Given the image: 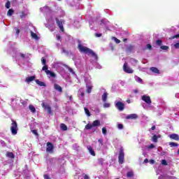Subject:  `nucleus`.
Wrapping results in <instances>:
<instances>
[{
    "label": "nucleus",
    "instance_id": "1",
    "mask_svg": "<svg viewBox=\"0 0 179 179\" xmlns=\"http://www.w3.org/2000/svg\"><path fill=\"white\" fill-rule=\"evenodd\" d=\"M78 49L80 52H82L83 54H87V55H92L95 59H97V55L87 47L83 46V45L80 43V41H78Z\"/></svg>",
    "mask_w": 179,
    "mask_h": 179
},
{
    "label": "nucleus",
    "instance_id": "2",
    "mask_svg": "<svg viewBox=\"0 0 179 179\" xmlns=\"http://www.w3.org/2000/svg\"><path fill=\"white\" fill-rule=\"evenodd\" d=\"M40 10L43 12V13H46L47 20H52V17H50V19L48 18L50 17V16H51V15H52V11H51V9H50V7L45 6L43 8H41Z\"/></svg>",
    "mask_w": 179,
    "mask_h": 179
},
{
    "label": "nucleus",
    "instance_id": "3",
    "mask_svg": "<svg viewBox=\"0 0 179 179\" xmlns=\"http://www.w3.org/2000/svg\"><path fill=\"white\" fill-rule=\"evenodd\" d=\"M11 127H10V131L11 134L13 135H16L17 134V123L16 121L12 120Z\"/></svg>",
    "mask_w": 179,
    "mask_h": 179
},
{
    "label": "nucleus",
    "instance_id": "4",
    "mask_svg": "<svg viewBox=\"0 0 179 179\" xmlns=\"http://www.w3.org/2000/svg\"><path fill=\"white\" fill-rule=\"evenodd\" d=\"M65 64H63L61 62H55L52 64V68L57 69V71H62L63 67L65 66Z\"/></svg>",
    "mask_w": 179,
    "mask_h": 179
},
{
    "label": "nucleus",
    "instance_id": "5",
    "mask_svg": "<svg viewBox=\"0 0 179 179\" xmlns=\"http://www.w3.org/2000/svg\"><path fill=\"white\" fill-rule=\"evenodd\" d=\"M123 71L126 72V73H134V70L128 66V63L125 62L123 65Z\"/></svg>",
    "mask_w": 179,
    "mask_h": 179
},
{
    "label": "nucleus",
    "instance_id": "6",
    "mask_svg": "<svg viewBox=\"0 0 179 179\" xmlns=\"http://www.w3.org/2000/svg\"><path fill=\"white\" fill-rule=\"evenodd\" d=\"M115 106L116 108L118 109L119 111H122L125 107V105L121 101H115Z\"/></svg>",
    "mask_w": 179,
    "mask_h": 179
},
{
    "label": "nucleus",
    "instance_id": "7",
    "mask_svg": "<svg viewBox=\"0 0 179 179\" xmlns=\"http://www.w3.org/2000/svg\"><path fill=\"white\" fill-rule=\"evenodd\" d=\"M124 149L120 148V152H119V157H118L120 164H122V163H124Z\"/></svg>",
    "mask_w": 179,
    "mask_h": 179
},
{
    "label": "nucleus",
    "instance_id": "8",
    "mask_svg": "<svg viewBox=\"0 0 179 179\" xmlns=\"http://www.w3.org/2000/svg\"><path fill=\"white\" fill-rule=\"evenodd\" d=\"M86 83V89L87 93H92V89L93 88V85H92V81L89 80H85Z\"/></svg>",
    "mask_w": 179,
    "mask_h": 179
},
{
    "label": "nucleus",
    "instance_id": "9",
    "mask_svg": "<svg viewBox=\"0 0 179 179\" xmlns=\"http://www.w3.org/2000/svg\"><path fill=\"white\" fill-rule=\"evenodd\" d=\"M141 100H143V101H145V103H146L149 106L152 104V99H150V96L148 95H143L141 96Z\"/></svg>",
    "mask_w": 179,
    "mask_h": 179
},
{
    "label": "nucleus",
    "instance_id": "10",
    "mask_svg": "<svg viewBox=\"0 0 179 179\" xmlns=\"http://www.w3.org/2000/svg\"><path fill=\"white\" fill-rule=\"evenodd\" d=\"M57 24L58 27H59L61 31L64 32V23H65V21L64 20H58V18H56Z\"/></svg>",
    "mask_w": 179,
    "mask_h": 179
},
{
    "label": "nucleus",
    "instance_id": "11",
    "mask_svg": "<svg viewBox=\"0 0 179 179\" xmlns=\"http://www.w3.org/2000/svg\"><path fill=\"white\" fill-rule=\"evenodd\" d=\"M54 150V145H52V143L48 142L47 143V147H46V152H48V153H52Z\"/></svg>",
    "mask_w": 179,
    "mask_h": 179
},
{
    "label": "nucleus",
    "instance_id": "12",
    "mask_svg": "<svg viewBox=\"0 0 179 179\" xmlns=\"http://www.w3.org/2000/svg\"><path fill=\"white\" fill-rule=\"evenodd\" d=\"M78 96L80 100H83V97H85V89L80 88L78 92Z\"/></svg>",
    "mask_w": 179,
    "mask_h": 179
},
{
    "label": "nucleus",
    "instance_id": "13",
    "mask_svg": "<svg viewBox=\"0 0 179 179\" xmlns=\"http://www.w3.org/2000/svg\"><path fill=\"white\" fill-rule=\"evenodd\" d=\"M42 107L48 111V114H52V110H51V106H50V105L42 103Z\"/></svg>",
    "mask_w": 179,
    "mask_h": 179
},
{
    "label": "nucleus",
    "instance_id": "14",
    "mask_svg": "<svg viewBox=\"0 0 179 179\" xmlns=\"http://www.w3.org/2000/svg\"><path fill=\"white\" fill-rule=\"evenodd\" d=\"M136 118H138V115L136 113H132L126 116L127 120H136Z\"/></svg>",
    "mask_w": 179,
    "mask_h": 179
},
{
    "label": "nucleus",
    "instance_id": "15",
    "mask_svg": "<svg viewBox=\"0 0 179 179\" xmlns=\"http://www.w3.org/2000/svg\"><path fill=\"white\" fill-rule=\"evenodd\" d=\"M45 73L48 76V78H55V76H57L54 72H52L50 70H46Z\"/></svg>",
    "mask_w": 179,
    "mask_h": 179
},
{
    "label": "nucleus",
    "instance_id": "16",
    "mask_svg": "<svg viewBox=\"0 0 179 179\" xmlns=\"http://www.w3.org/2000/svg\"><path fill=\"white\" fill-rule=\"evenodd\" d=\"M169 136L171 139H173V141H179V136L177 134H170Z\"/></svg>",
    "mask_w": 179,
    "mask_h": 179
},
{
    "label": "nucleus",
    "instance_id": "17",
    "mask_svg": "<svg viewBox=\"0 0 179 179\" xmlns=\"http://www.w3.org/2000/svg\"><path fill=\"white\" fill-rule=\"evenodd\" d=\"M34 79H36V76H30V77H27L25 78V82L27 83H30V82H33V80H34Z\"/></svg>",
    "mask_w": 179,
    "mask_h": 179
},
{
    "label": "nucleus",
    "instance_id": "18",
    "mask_svg": "<svg viewBox=\"0 0 179 179\" xmlns=\"http://www.w3.org/2000/svg\"><path fill=\"white\" fill-rule=\"evenodd\" d=\"M87 150H89L90 155H92V156H96V153L94 152V150H93L92 146L88 145L87 146Z\"/></svg>",
    "mask_w": 179,
    "mask_h": 179
},
{
    "label": "nucleus",
    "instance_id": "19",
    "mask_svg": "<svg viewBox=\"0 0 179 179\" xmlns=\"http://www.w3.org/2000/svg\"><path fill=\"white\" fill-rule=\"evenodd\" d=\"M54 88L55 89V90H57V92H62V87H61V86H59V85L58 84H55Z\"/></svg>",
    "mask_w": 179,
    "mask_h": 179
},
{
    "label": "nucleus",
    "instance_id": "20",
    "mask_svg": "<svg viewBox=\"0 0 179 179\" xmlns=\"http://www.w3.org/2000/svg\"><path fill=\"white\" fill-rule=\"evenodd\" d=\"M108 96V94L106 92H105L102 95V101H104V102L107 101Z\"/></svg>",
    "mask_w": 179,
    "mask_h": 179
},
{
    "label": "nucleus",
    "instance_id": "21",
    "mask_svg": "<svg viewBox=\"0 0 179 179\" xmlns=\"http://www.w3.org/2000/svg\"><path fill=\"white\" fill-rule=\"evenodd\" d=\"M100 120H95L92 122V127H100Z\"/></svg>",
    "mask_w": 179,
    "mask_h": 179
},
{
    "label": "nucleus",
    "instance_id": "22",
    "mask_svg": "<svg viewBox=\"0 0 179 179\" xmlns=\"http://www.w3.org/2000/svg\"><path fill=\"white\" fill-rule=\"evenodd\" d=\"M31 36L32 37V38H34V40H38V36H37V34L33 32V31H31Z\"/></svg>",
    "mask_w": 179,
    "mask_h": 179
},
{
    "label": "nucleus",
    "instance_id": "23",
    "mask_svg": "<svg viewBox=\"0 0 179 179\" xmlns=\"http://www.w3.org/2000/svg\"><path fill=\"white\" fill-rule=\"evenodd\" d=\"M60 128L62 131H67L68 130V127H66V124H64V123L60 124Z\"/></svg>",
    "mask_w": 179,
    "mask_h": 179
},
{
    "label": "nucleus",
    "instance_id": "24",
    "mask_svg": "<svg viewBox=\"0 0 179 179\" xmlns=\"http://www.w3.org/2000/svg\"><path fill=\"white\" fill-rule=\"evenodd\" d=\"M150 71L154 72V73H159V69L156 67H151Z\"/></svg>",
    "mask_w": 179,
    "mask_h": 179
},
{
    "label": "nucleus",
    "instance_id": "25",
    "mask_svg": "<svg viewBox=\"0 0 179 179\" xmlns=\"http://www.w3.org/2000/svg\"><path fill=\"white\" fill-rule=\"evenodd\" d=\"M6 156L10 157V159H15V155L13 152H8Z\"/></svg>",
    "mask_w": 179,
    "mask_h": 179
},
{
    "label": "nucleus",
    "instance_id": "26",
    "mask_svg": "<svg viewBox=\"0 0 179 179\" xmlns=\"http://www.w3.org/2000/svg\"><path fill=\"white\" fill-rule=\"evenodd\" d=\"M127 177H128V178H131V177H134V172L133 171L127 172Z\"/></svg>",
    "mask_w": 179,
    "mask_h": 179
},
{
    "label": "nucleus",
    "instance_id": "27",
    "mask_svg": "<svg viewBox=\"0 0 179 179\" xmlns=\"http://www.w3.org/2000/svg\"><path fill=\"white\" fill-rule=\"evenodd\" d=\"M36 82L37 85H38L39 86H45V84L43 81L36 80Z\"/></svg>",
    "mask_w": 179,
    "mask_h": 179
},
{
    "label": "nucleus",
    "instance_id": "28",
    "mask_svg": "<svg viewBox=\"0 0 179 179\" xmlns=\"http://www.w3.org/2000/svg\"><path fill=\"white\" fill-rule=\"evenodd\" d=\"M84 110H85V113L87 117H90V115H92L90 114V111L89 110V109H87V108H85Z\"/></svg>",
    "mask_w": 179,
    "mask_h": 179
},
{
    "label": "nucleus",
    "instance_id": "29",
    "mask_svg": "<svg viewBox=\"0 0 179 179\" xmlns=\"http://www.w3.org/2000/svg\"><path fill=\"white\" fill-rule=\"evenodd\" d=\"M169 146H171V148H176L178 146V144H177V143L171 142L169 143Z\"/></svg>",
    "mask_w": 179,
    "mask_h": 179
},
{
    "label": "nucleus",
    "instance_id": "30",
    "mask_svg": "<svg viewBox=\"0 0 179 179\" xmlns=\"http://www.w3.org/2000/svg\"><path fill=\"white\" fill-rule=\"evenodd\" d=\"M29 110L31 113H36V108L33 105L29 106Z\"/></svg>",
    "mask_w": 179,
    "mask_h": 179
},
{
    "label": "nucleus",
    "instance_id": "31",
    "mask_svg": "<svg viewBox=\"0 0 179 179\" xmlns=\"http://www.w3.org/2000/svg\"><path fill=\"white\" fill-rule=\"evenodd\" d=\"M130 62L131 65H135L136 64H138V60L135 59H130Z\"/></svg>",
    "mask_w": 179,
    "mask_h": 179
},
{
    "label": "nucleus",
    "instance_id": "32",
    "mask_svg": "<svg viewBox=\"0 0 179 179\" xmlns=\"http://www.w3.org/2000/svg\"><path fill=\"white\" fill-rule=\"evenodd\" d=\"M65 67L69 69V71L71 73H72L73 75H75V71H73V69H72V68H71L66 65L65 66Z\"/></svg>",
    "mask_w": 179,
    "mask_h": 179
},
{
    "label": "nucleus",
    "instance_id": "33",
    "mask_svg": "<svg viewBox=\"0 0 179 179\" xmlns=\"http://www.w3.org/2000/svg\"><path fill=\"white\" fill-rule=\"evenodd\" d=\"M136 82H138V83H143V80L139 77H136Z\"/></svg>",
    "mask_w": 179,
    "mask_h": 179
},
{
    "label": "nucleus",
    "instance_id": "34",
    "mask_svg": "<svg viewBox=\"0 0 179 179\" xmlns=\"http://www.w3.org/2000/svg\"><path fill=\"white\" fill-rule=\"evenodd\" d=\"M92 128H93L92 124H87L85 126V129H92Z\"/></svg>",
    "mask_w": 179,
    "mask_h": 179
},
{
    "label": "nucleus",
    "instance_id": "35",
    "mask_svg": "<svg viewBox=\"0 0 179 179\" xmlns=\"http://www.w3.org/2000/svg\"><path fill=\"white\" fill-rule=\"evenodd\" d=\"M7 15L8 16H12V15H13V10L12 9L8 10Z\"/></svg>",
    "mask_w": 179,
    "mask_h": 179
},
{
    "label": "nucleus",
    "instance_id": "36",
    "mask_svg": "<svg viewBox=\"0 0 179 179\" xmlns=\"http://www.w3.org/2000/svg\"><path fill=\"white\" fill-rule=\"evenodd\" d=\"M102 133L103 135H107V129L106 127L102 128Z\"/></svg>",
    "mask_w": 179,
    "mask_h": 179
},
{
    "label": "nucleus",
    "instance_id": "37",
    "mask_svg": "<svg viewBox=\"0 0 179 179\" xmlns=\"http://www.w3.org/2000/svg\"><path fill=\"white\" fill-rule=\"evenodd\" d=\"M113 40L115 41L116 44H120V43H121V41L115 37H113Z\"/></svg>",
    "mask_w": 179,
    "mask_h": 179
},
{
    "label": "nucleus",
    "instance_id": "38",
    "mask_svg": "<svg viewBox=\"0 0 179 179\" xmlns=\"http://www.w3.org/2000/svg\"><path fill=\"white\" fill-rule=\"evenodd\" d=\"M118 129H124V125L122 124H117Z\"/></svg>",
    "mask_w": 179,
    "mask_h": 179
},
{
    "label": "nucleus",
    "instance_id": "39",
    "mask_svg": "<svg viewBox=\"0 0 179 179\" xmlns=\"http://www.w3.org/2000/svg\"><path fill=\"white\" fill-rule=\"evenodd\" d=\"M152 142H157V136L154 135L152 137Z\"/></svg>",
    "mask_w": 179,
    "mask_h": 179
},
{
    "label": "nucleus",
    "instance_id": "40",
    "mask_svg": "<svg viewBox=\"0 0 179 179\" xmlns=\"http://www.w3.org/2000/svg\"><path fill=\"white\" fill-rule=\"evenodd\" d=\"M161 49L164 50H169V46L162 45V46H161Z\"/></svg>",
    "mask_w": 179,
    "mask_h": 179
},
{
    "label": "nucleus",
    "instance_id": "41",
    "mask_svg": "<svg viewBox=\"0 0 179 179\" xmlns=\"http://www.w3.org/2000/svg\"><path fill=\"white\" fill-rule=\"evenodd\" d=\"M41 62L43 65H45V63L47 62V60L45 59V58L42 57L41 59Z\"/></svg>",
    "mask_w": 179,
    "mask_h": 179
},
{
    "label": "nucleus",
    "instance_id": "42",
    "mask_svg": "<svg viewBox=\"0 0 179 179\" xmlns=\"http://www.w3.org/2000/svg\"><path fill=\"white\" fill-rule=\"evenodd\" d=\"M6 8H7V9H9V8H10V2H9V1L6 2Z\"/></svg>",
    "mask_w": 179,
    "mask_h": 179
},
{
    "label": "nucleus",
    "instance_id": "43",
    "mask_svg": "<svg viewBox=\"0 0 179 179\" xmlns=\"http://www.w3.org/2000/svg\"><path fill=\"white\" fill-rule=\"evenodd\" d=\"M103 107H104V108H108L110 107V103H105L103 104Z\"/></svg>",
    "mask_w": 179,
    "mask_h": 179
},
{
    "label": "nucleus",
    "instance_id": "44",
    "mask_svg": "<svg viewBox=\"0 0 179 179\" xmlns=\"http://www.w3.org/2000/svg\"><path fill=\"white\" fill-rule=\"evenodd\" d=\"M162 164H163L164 166H167V161H166L165 159H162Z\"/></svg>",
    "mask_w": 179,
    "mask_h": 179
},
{
    "label": "nucleus",
    "instance_id": "45",
    "mask_svg": "<svg viewBox=\"0 0 179 179\" xmlns=\"http://www.w3.org/2000/svg\"><path fill=\"white\" fill-rule=\"evenodd\" d=\"M162 40H157V41H156V44H157V45H162Z\"/></svg>",
    "mask_w": 179,
    "mask_h": 179
},
{
    "label": "nucleus",
    "instance_id": "46",
    "mask_svg": "<svg viewBox=\"0 0 179 179\" xmlns=\"http://www.w3.org/2000/svg\"><path fill=\"white\" fill-rule=\"evenodd\" d=\"M66 97H67L70 101H72V95H68V94H66Z\"/></svg>",
    "mask_w": 179,
    "mask_h": 179
},
{
    "label": "nucleus",
    "instance_id": "47",
    "mask_svg": "<svg viewBox=\"0 0 179 179\" xmlns=\"http://www.w3.org/2000/svg\"><path fill=\"white\" fill-rule=\"evenodd\" d=\"M48 66H47L46 65L43 66V68H42V71H48Z\"/></svg>",
    "mask_w": 179,
    "mask_h": 179
},
{
    "label": "nucleus",
    "instance_id": "48",
    "mask_svg": "<svg viewBox=\"0 0 179 179\" xmlns=\"http://www.w3.org/2000/svg\"><path fill=\"white\" fill-rule=\"evenodd\" d=\"M146 48H148V50H152V45L148 44V45H146Z\"/></svg>",
    "mask_w": 179,
    "mask_h": 179
},
{
    "label": "nucleus",
    "instance_id": "49",
    "mask_svg": "<svg viewBox=\"0 0 179 179\" xmlns=\"http://www.w3.org/2000/svg\"><path fill=\"white\" fill-rule=\"evenodd\" d=\"M31 132H32V134H34V135H38V133H37V130H32Z\"/></svg>",
    "mask_w": 179,
    "mask_h": 179
},
{
    "label": "nucleus",
    "instance_id": "50",
    "mask_svg": "<svg viewBox=\"0 0 179 179\" xmlns=\"http://www.w3.org/2000/svg\"><path fill=\"white\" fill-rule=\"evenodd\" d=\"M148 148V149H153V148H155V145L151 144Z\"/></svg>",
    "mask_w": 179,
    "mask_h": 179
},
{
    "label": "nucleus",
    "instance_id": "51",
    "mask_svg": "<svg viewBox=\"0 0 179 179\" xmlns=\"http://www.w3.org/2000/svg\"><path fill=\"white\" fill-rule=\"evenodd\" d=\"M15 33L16 34H19V33H20V30L17 28H15Z\"/></svg>",
    "mask_w": 179,
    "mask_h": 179
},
{
    "label": "nucleus",
    "instance_id": "52",
    "mask_svg": "<svg viewBox=\"0 0 179 179\" xmlns=\"http://www.w3.org/2000/svg\"><path fill=\"white\" fill-rule=\"evenodd\" d=\"M175 48H179V43H177L174 45Z\"/></svg>",
    "mask_w": 179,
    "mask_h": 179
},
{
    "label": "nucleus",
    "instance_id": "53",
    "mask_svg": "<svg viewBox=\"0 0 179 179\" xmlns=\"http://www.w3.org/2000/svg\"><path fill=\"white\" fill-rule=\"evenodd\" d=\"M98 142H99V143H100L101 145H103V139H99L98 140Z\"/></svg>",
    "mask_w": 179,
    "mask_h": 179
},
{
    "label": "nucleus",
    "instance_id": "54",
    "mask_svg": "<svg viewBox=\"0 0 179 179\" xmlns=\"http://www.w3.org/2000/svg\"><path fill=\"white\" fill-rule=\"evenodd\" d=\"M56 38H57V40L58 41L61 40V36L59 35H56Z\"/></svg>",
    "mask_w": 179,
    "mask_h": 179
},
{
    "label": "nucleus",
    "instance_id": "55",
    "mask_svg": "<svg viewBox=\"0 0 179 179\" xmlns=\"http://www.w3.org/2000/svg\"><path fill=\"white\" fill-rule=\"evenodd\" d=\"M44 179H50L48 175H44Z\"/></svg>",
    "mask_w": 179,
    "mask_h": 179
},
{
    "label": "nucleus",
    "instance_id": "56",
    "mask_svg": "<svg viewBox=\"0 0 179 179\" xmlns=\"http://www.w3.org/2000/svg\"><path fill=\"white\" fill-rule=\"evenodd\" d=\"M96 37H101V34H95Z\"/></svg>",
    "mask_w": 179,
    "mask_h": 179
},
{
    "label": "nucleus",
    "instance_id": "57",
    "mask_svg": "<svg viewBox=\"0 0 179 179\" xmlns=\"http://www.w3.org/2000/svg\"><path fill=\"white\" fill-rule=\"evenodd\" d=\"M150 164H155V160L153 159L150 160Z\"/></svg>",
    "mask_w": 179,
    "mask_h": 179
},
{
    "label": "nucleus",
    "instance_id": "58",
    "mask_svg": "<svg viewBox=\"0 0 179 179\" xmlns=\"http://www.w3.org/2000/svg\"><path fill=\"white\" fill-rule=\"evenodd\" d=\"M101 23L106 24V20H101Z\"/></svg>",
    "mask_w": 179,
    "mask_h": 179
},
{
    "label": "nucleus",
    "instance_id": "59",
    "mask_svg": "<svg viewBox=\"0 0 179 179\" xmlns=\"http://www.w3.org/2000/svg\"><path fill=\"white\" fill-rule=\"evenodd\" d=\"M84 178L85 179H90L89 176H87V175H85Z\"/></svg>",
    "mask_w": 179,
    "mask_h": 179
},
{
    "label": "nucleus",
    "instance_id": "60",
    "mask_svg": "<svg viewBox=\"0 0 179 179\" xmlns=\"http://www.w3.org/2000/svg\"><path fill=\"white\" fill-rule=\"evenodd\" d=\"M179 37V34L175 36H173L172 38H178Z\"/></svg>",
    "mask_w": 179,
    "mask_h": 179
},
{
    "label": "nucleus",
    "instance_id": "61",
    "mask_svg": "<svg viewBox=\"0 0 179 179\" xmlns=\"http://www.w3.org/2000/svg\"><path fill=\"white\" fill-rule=\"evenodd\" d=\"M151 129L152 130V131H155V129H156V126H152V128H151Z\"/></svg>",
    "mask_w": 179,
    "mask_h": 179
},
{
    "label": "nucleus",
    "instance_id": "62",
    "mask_svg": "<svg viewBox=\"0 0 179 179\" xmlns=\"http://www.w3.org/2000/svg\"><path fill=\"white\" fill-rule=\"evenodd\" d=\"M144 163H149V159H145L144 160Z\"/></svg>",
    "mask_w": 179,
    "mask_h": 179
},
{
    "label": "nucleus",
    "instance_id": "63",
    "mask_svg": "<svg viewBox=\"0 0 179 179\" xmlns=\"http://www.w3.org/2000/svg\"><path fill=\"white\" fill-rule=\"evenodd\" d=\"M20 57H21L22 58H24V54H21V55H20Z\"/></svg>",
    "mask_w": 179,
    "mask_h": 179
},
{
    "label": "nucleus",
    "instance_id": "64",
    "mask_svg": "<svg viewBox=\"0 0 179 179\" xmlns=\"http://www.w3.org/2000/svg\"><path fill=\"white\" fill-rule=\"evenodd\" d=\"M164 178V176H160L159 177V179H163Z\"/></svg>",
    "mask_w": 179,
    "mask_h": 179
}]
</instances>
